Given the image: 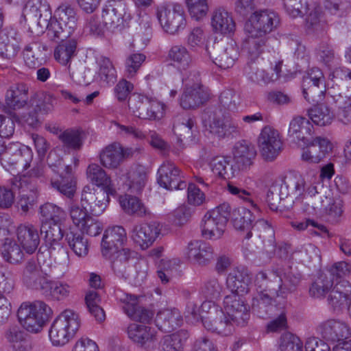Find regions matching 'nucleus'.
Masks as SVG:
<instances>
[{"label": "nucleus", "instance_id": "16", "mask_svg": "<svg viewBox=\"0 0 351 351\" xmlns=\"http://www.w3.org/2000/svg\"><path fill=\"white\" fill-rule=\"evenodd\" d=\"M225 314L232 323L243 325L250 317L249 306L243 295L231 293L223 299Z\"/></svg>", "mask_w": 351, "mask_h": 351}, {"label": "nucleus", "instance_id": "43", "mask_svg": "<svg viewBox=\"0 0 351 351\" xmlns=\"http://www.w3.org/2000/svg\"><path fill=\"white\" fill-rule=\"evenodd\" d=\"M350 8L349 0H323L319 9L323 16L341 18L347 14Z\"/></svg>", "mask_w": 351, "mask_h": 351}, {"label": "nucleus", "instance_id": "11", "mask_svg": "<svg viewBox=\"0 0 351 351\" xmlns=\"http://www.w3.org/2000/svg\"><path fill=\"white\" fill-rule=\"evenodd\" d=\"M51 157L52 154H50L48 157L49 166L53 171L60 174L59 179H51L52 187L67 197H73L76 191V182L72 173L71 167L65 165L60 158L53 163Z\"/></svg>", "mask_w": 351, "mask_h": 351}, {"label": "nucleus", "instance_id": "33", "mask_svg": "<svg viewBox=\"0 0 351 351\" xmlns=\"http://www.w3.org/2000/svg\"><path fill=\"white\" fill-rule=\"evenodd\" d=\"M182 322V316L177 308L160 310L155 319V323L158 329L166 332L181 326Z\"/></svg>", "mask_w": 351, "mask_h": 351}, {"label": "nucleus", "instance_id": "48", "mask_svg": "<svg viewBox=\"0 0 351 351\" xmlns=\"http://www.w3.org/2000/svg\"><path fill=\"white\" fill-rule=\"evenodd\" d=\"M77 43L75 39L61 41L54 50V58L62 65L69 64L77 55Z\"/></svg>", "mask_w": 351, "mask_h": 351}, {"label": "nucleus", "instance_id": "37", "mask_svg": "<svg viewBox=\"0 0 351 351\" xmlns=\"http://www.w3.org/2000/svg\"><path fill=\"white\" fill-rule=\"evenodd\" d=\"M193 127L194 121L189 117L178 115L175 117L173 131L180 145L189 143L193 141Z\"/></svg>", "mask_w": 351, "mask_h": 351}, {"label": "nucleus", "instance_id": "39", "mask_svg": "<svg viewBox=\"0 0 351 351\" xmlns=\"http://www.w3.org/2000/svg\"><path fill=\"white\" fill-rule=\"evenodd\" d=\"M211 25L216 33L228 34L235 29L232 14L222 8L216 9L212 15Z\"/></svg>", "mask_w": 351, "mask_h": 351}, {"label": "nucleus", "instance_id": "44", "mask_svg": "<svg viewBox=\"0 0 351 351\" xmlns=\"http://www.w3.org/2000/svg\"><path fill=\"white\" fill-rule=\"evenodd\" d=\"M189 333L186 330H179L171 335H165L160 340V351H184Z\"/></svg>", "mask_w": 351, "mask_h": 351}, {"label": "nucleus", "instance_id": "4", "mask_svg": "<svg viewBox=\"0 0 351 351\" xmlns=\"http://www.w3.org/2000/svg\"><path fill=\"white\" fill-rule=\"evenodd\" d=\"M130 18V15L125 1L108 0L101 8V20L96 16H92L88 20L86 25L94 35L102 36L106 32H121Z\"/></svg>", "mask_w": 351, "mask_h": 351}, {"label": "nucleus", "instance_id": "47", "mask_svg": "<svg viewBox=\"0 0 351 351\" xmlns=\"http://www.w3.org/2000/svg\"><path fill=\"white\" fill-rule=\"evenodd\" d=\"M62 223H49L45 222L41 224L40 234L43 237L46 245L55 249L56 246H60V241L64 234L61 228Z\"/></svg>", "mask_w": 351, "mask_h": 351}, {"label": "nucleus", "instance_id": "25", "mask_svg": "<svg viewBox=\"0 0 351 351\" xmlns=\"http://www.w3.org/2000/svg\"><path fill=\"white\" fill-rule=\"evenodd\" d=\"M46 174V167L40 158L34 162L32 167L23 176L13 178L12 185L15 188H21L25 191V188L31 191L36 190L38 182H43Z\"/></svg>", "mask_w": 351, "mask_h": 351}, {"label": "nucleus", "instance_id": "53", "mask_svg": "<svg viewBox=\"0 0 351 351\" xmlns=\"http://www.w3.org/2000/svg\"><path fill=\"white\" fill-rule=\"evenodd\" d=\"M5 338L15 351H29L27 335L19 326H10L5 332Z\"/></svg>", "mask_w": 351, "mask_h": 351}, {"label": "nucleus", "instance_id": "28", "mask_svg": "<svg viewBox=\"0 0 351 351\" xmlns=\"http://www.w3.org/2000/svg\"><path fill=\"white\" fill-rule=\"evenodd\" d=\"M256 156V149L251 143L245 141L237 143L233 148V158L237 172L248 169Z\"/></svg>", "mask_w": 351, "mask_h": 351}, {"label": "nucleus", "instance_id": "45", "mask_svg": "<svg viewBox=\"0 0 351 351\" xmlns=\"http://www.w3.org/2000/svg\"><path fill=\"white\" fill-rule=\"evenodd\" d=\"M335 282L331 274H328L327 272L322 274L312 283L309 289V293L313 298H324L326 295H329Z\"/></svg>", "mask_w": 351, "mask_h": 351}, {"label": "nucleus", "instance_id": "50", "mask_svg": "<svg viewBox=\"0 0 351 351\" xmlns=\"http://www.w3.org/2000/svg\"><path fill=\"white\" fill-rule=\"evenodd\" d=\"M288 191L284 178L280 181H276L271 186L267 194V202L271 210H278L280 201L289 196Z\"/></svg>", "mask_w": 351, "mask_h": 351}, {"label": "nucleus", "instance_id": "23", "mask_svg": "<svg viewBox=\"0 0 351 351\" xmlns=\"http://www.w3.org/2000/svg\"><path fill=\"white\" fill-rule=\"evenodd\" d=\"M160 231V226L157 222L141 223L134 226L131 237L142 250H146L154 243Z\"/></svg>", "mask_w": 351, "mask_h": 351}, {"label": "nucleus", "instance_id": "7", "mask_svg": "<svg viewBox=\"0 0 351 351\" xmlns=\"http://www.w3.org/2000/svg\"><path fill=\"white\" fill-rule=\"evenodd\" d=\"M156 16L161 28L169 34H178L186 26L184 9L178 3L165 2L156 5Z\"/></svg>", "mask_w": 351, "mask_h": 351}, {"label": "nucleus", "instance_id": "36", "mask_svg": "<svg viewBox=\"0 0 351 351\" xmlns=\"http://www.w3.org/2000/svg\"><path fill=\"white\" fill-rule=\"evenodd\" d=\"M87 178L96 186L101 187L100 190L106 191L114 196L117 193L116 189L111 180L110 177L97 164H90L86 170Z\"/></svg>", "mask_w": 351, "mask_h": 351}, {"label": "nucleus", "instance_id": "21", "mask_svg": "<svg viewBox=\"0 0 351 351\" xmlns=\"http://www.w3.org/2000/svg\"><path fill=\"white\" fill-rule=\"evenodd\" d=\"M306 147L303 148L302 160L310 163L319 162L332 149V143L321 136L315 137L304 142Z\"/></svg>", "mask_w": 351, "mask_h": 351}, {"label": "nucleus", "instance_id": "20", "mask_svg": "<svg viewBox=\"0 0 351 351\" xmlns=\"http://www.w3.org/2000/svg\"><path fill=\"white\" fill-rule=\"evenodd\" d=\"M119 178L132 193H139L147 181V171L145 167L139 165L119 170Z\"/></svg>", "mask_w": 351, "mask_h": 351}, {"label": "nucleus", "instance_id": "13", "mask_svg": "<svg viewBox=\"0 0 351 351\" xmlns=\"http://www.w3.org/2000/svg\"><path fill=\"white\" fill-rule=\"evenodd\" d=\"M116 298L123 311L132 319L141 323L149 324L154 313L138 304V297L118 290L115 293Z\"/></svg>", "mask_w": 351, "mask_h": 351}, {"label": "nucleus", "instance_id": "51", "mask_svg": "<svg viewBox=\"0 0 351 351\" xmlns=\"http://www.w3.org/2000/svg\"><path fill=\"white\" fill-rule=\"evenodd\" d=\"M238 56L239 52L237 47L231 42L228 43L219 51L214 62L221 69H228L234 64Z\"/></svg>", "mask_w": 351, "mask_h": 351}, {"label": "nucleus", "instance_id": "60", "mask_svg": "<svg viewBox=\"0 0 351 351\" xmlns=\"http://www.w3.org/2000/svg\"><path fill=\"white\" fill-rule=\"evenodd\" d=\"M184 3L192 19L199 21L207 16L209 11L208 0H184Z\"/></svg>", "mask_w": 351, "mask_h": 351}, {"label": "nucleus", "instance_id": "42", "mask_svg": "<svg viewBox=\"0 0 351 351\" xmlns=\"http://www.w3.org/2000/svg\"><path fill=\"white\" fill-rule=\"evenodd\" d=\"M328 19L327 16H323V14L317 10L311 12L306 19V33L316 36H323L328 28Z\"/></svg>", "mask_w": 351, "mask_h": 351}, {"label": "nucleus", "instance_id": "22", "mask_svg": "<svg viewBox=\"0 0 351 351\" xmlns=\"http://www.w3.org/2000/svg\"><path fill=\"white\" fill-rule=\"evenodd\" d=\"M132 149L123 147L119 143H112L105 147L100 153L101 164L109 169L118 168L125 158L132 155Z\"/></svg>", "mask_w": 351, "mask_h": 351}, {"label": "nucleus", "instance_id": "57", "mask_svg": "<svg viewBox=\"0 0 351 351\" xmlns=\"http://www.w3.org/2000/svg\"><path fill=\"white\" fill-rule=\"evenodd\" d=\"M186 43L192 51H197L205 47V53L208 56H210V52L207 47L208 38L202 27L193 28L186 37Z\"/></svg>", "mask_w": 351, "mask_h": 351}, {"label": "nucleus", "instance_id": "9", "mask_svg": "<svg viewBox=\"0 0 351 351\" xmlns=\"http://www.w3.org/2000/svg\"><path fill=\"white\" fill-rule=\"evenodd\" d=\"M201 309V319L206 330L222 335H228L231 332L232 322L222 308L213 301L203 302Z\"/></svg>", "mask_w": 351, "mask_h": 351}, {"label": "nucleus", "instance_id": "54", "mask_svg": "<svg viewBox=\"0 0 351 351\" xmlns=\"http://www.w3.org/2000/svg\"><path fill=\"white\" fill-rule=\"evenodd\" d=\"M41 224L62 223L66 218L65 211L60 206L52 204L45 203L40 207Z\"/></svg>", "mask_w": 351, "mask_h": 351}, {"label": "nucleus", "instance_id": "17", "mask_svg": "<svg viewBox=\"0 0 351 351\" xmlns=\"http://www.w3.org/2000/svg\"><path fill=\"white\" fill-rule=\"evenodd\" d=\"M179 168L171 161L164 162L158 170L157 181L167 190H182L187 186Z\"/></svg>", "mask_w": 351, "mask_h": 351}, {"label": "nucleus", "instance_id": "2", "mask_svg": "<svg viewBox=\"0 0 351 351\" xmlns=\"http://www.w3.org/2000/svg\"><path fill=\"white\" fill-rule=\"evenodd\" d=\"M279 23L278 14L271 10L264 9L254 12L245 24V37L243 41L242 50L247 53L252 60L261 56L267 47V34L274 31Z\"/></svg>", "mask_w": 351, "mask_h": 351}, {"label": "nucleus", "instance_id": "30", "mask_svg": "<svg viewBox=\"0 0 351 351\" xmlns=\"http://www.w3.org/2000/svg\"><path fill=\"white\" fill-rule=\"evenodd\" d=\"M351 299V285L348 281L336 282L327 296L328 304L334 310L339 311L346 306Z\"/></svg>", "mask_w": 351, "mask_h": 351}, {"label": "nucleus", "instance_id": "10", "mask_svg": "<svg viewBox=\"0 0 351 351\" xmlns=\"http://www.w3.org/2000/svg\"><path fill=\"white\" fill-rule=\"evenodd\" d=\"M284 180L289 195L294 197L296 201L303 202L318 194L315 186L317 178L314 175L289 174Z\"/></svg>", "mask_w": 351, "mask_h": 351}, {"label": "nucleus", "instance_id": "41", "mask_svg": "<svg viewBox=\"0 0 351 351\" xmlns=\"http://www.w3.org/2000/svg\"><path fill=\"white\" fill-rule=\"evenodd\" d=\"M167 59L173 66L186 69L193 63L192 55L184 45L178 44L171 47L167 53Z\"/></svg>", "mask_w": 351, "mask_h": 351}, {"label": "nucleus", "instance_id": "27", "mask_svg": "<svg viewBox=\"0 0 351 351\" xmlns=\"http://www.w3.org/2000/svg\"><path fill=\"white\" fill-rule=\"evenodd\" d=\"M21 38L13 28H5L0 32V56L12 60L20 51Z\"/></svg>", "mask_w": 351, "mask_h": 351}, {"label": "nucleus", "instance_id": "34", "mask_svg": "<svg viewBox=\"0 0 351 351\" xmlns=\"http://www.w3.org/2000/svg\"><path fill=\"white\" fill-rule=\"evenodd\" d=\"M17 239L21 246L28 254H32L40 243L37 228L32 224L21 225L17 228Z\"/></svg>", "mask_w": 351, "mask_h": 351}, {"label": "nucleus", "instance_id": "19", "mask_svg": "<svg viewBox=\"0 0 351 351\" xmlns=\"http://www.w3.org/2000/svg\"><path fill=\"white\" fill-rule=\"evenodd\" d=\"M111 193L86 186L81 195V203L85 205L90 213L93 215H101L110 202Z\"/></svg>", "mask_w": 351, "mask_h": 351}, {"label": "nucleus", "instance_id": "63", "mask_svg": "<svg viewBox=\"0 0 351 351\" xmlns=\"http://www.w3.org/2000/svg\"><path fill=\"white\" fill-rule=\"evenodd\" d=\"M165 110L166 106L163 102L150 97L145 112L142 114L143 119L159 121L165 117Z\"/></svg>", "mask_w": 351, "mask_h": 351}, {"label": "nucleus", "instance_id": "58", "mask_svg": "<svg viewBox=\"0 0 351 351\" xmlns=\"http://www.w3.org/2000/svg\"><path fill=\"white\" fill-rule=\"evenodd\" d=\"M66 240L71 250L77 256L84 257L88 254V240L82 233L70 232L66 234Z\"/></svg>", "mask_w": 351, "mask_h": 351}, {"label": "nucleus", "instance_id": "38", "mask_svg": "<svg viewBox=\"0 0 351 351\" xmlns=\"http://www.w3.org/2000/svg\"><path fill=\"white\" fill-rule=\"evenodd\" d=\"M156 330L149 326L133 323L128 327V337L141 346L152 343L156 339Z\"/></svg>", "mask_w": 351, "mask_h": 351}, {"label": "nucleus", "instance_id": "56", "mask_svg": "<svg viewBox=\"0 0 351 351\" xmlns=\"http://www.w3.org/2000/svg\"><path fill=\"white\" fill-rule=\"evenodd\" d=\"M210 166L214 174L224 179L235 177L238 173L236 168L233 166L230 167L229 160L225 157L217 156L211 160Z\"/></svg>", "mask_w": 351, "mask_h": 351}, {"label": "nucleus", "instance_id": "40", "mask_svg": "<svg viewBox=\"0 0 351 351\" xmlns=\"http://www.w3.org/2000/svg\"><path fill=\"white\" fill-rule=\"evenodd\" d=\"M230 217L234 227L237 230L246 231L245 238L249 239L252 237L250 230L254 219L252 212L245 207L237 208L232 210L230 208Z\"/></svg>", "mask_w": 351, "mask_h": 351}, {"label": "nucleus", "instance_id": "24", "mask_svg": "<svg viewBox=\"0 0 351 351\" xmlns=\"http://www.w3.org/2000/svg\"><path fill=\"white\" fill-rule=\"evenodd\" d=\"M127 241L125 230L119 226L107 228L101 240V253L104 257H111L112 254L121 248Z\"/></svg>", "mask_w": 351, "mask_h": 351}, {"label": "nucleus", "instance_id": "55", "mask_svg": "<svg viewBox=\"0 0 351 351\" xmlns=\"http://www.w3.org/2000/svg\"><path fill=\"white\" fill-rule=\"evenodd\" d=\"M308 114L311 120L319 126L330 125L335 118L332 111L325 104L314 106L308 110Z\"/></svg>", "mask_w": 351, "mask_h": 351}, {"label": "nucleus", "instance_id": "15", "mask_svg": "<svg viewBox=\"0 0 351 351\" xmlns=\"http://www.w3.org/2000/svg\"><path fill=\"white\" fill-rule=\"evenodd\" d=\"M1 162L2 166L8 171L19 169H26L30 167L33 159V152L30 147L23 145L15 149H5L1 152Z\"/></svg>", "mask_w": 351, "mask_h": 351}, {"label": "nucleus", "instance_id": "29", "mask_svg": "<svg viewBox=\"0 0 351 351\" xmlns=\"http://www.w3.org/2000/svg\"><path fill=\"white\" fill-rule=\"evenodd\" d=\"M210 97L208 88L184 87L180 98V104L184 109H195L207 102Z\"/></svg>", "mask_w": 351, "mask_h": 351}, {"label": "nucleus", "instance_id": "31", "mask_svg": "<svg viewBox=\"0 0 351 351\" xmlns=\"http://www.w3.org/2000/svg\"><path fill=\"white\" fill-rule=\"evenodd\" d=\"M29 87L24 83L13 84L6 90L5 107L8 110H20L28 103Z\"/></svg>", "mask_w": 351, "mask_h": 351}, {"label": "nucleus", "instance_id": "1", "mask_svg": "<svg viewBox=\"0 0 351 351\" xmlns=\"http://www.w3.org/2000/svg\"><path fill=\"white\" fill-rule=\"evenodd\" d=\"M301 278V274L291 267L259 271L254 278L257 293L252 299V308L265 307L276 297L286 298L296 289Z\"/></svg>", "mask_w": 351, "mask_h": 351}, {"label": "nucleus", "instance_id": "26", "mask_svg": "<svg viewBox=\"0 0 351 351\" xmlns=\"http://www.w3.org/2000/svg\"><path fill=\"white\" fill-rule=\"evenodd\" d=\"M186 254L191 262L198 265H206L214 258V250L208 243L195 240L189 243Z\"/></svg>", "mask_w": 351, "mask_h": 351}, {"label": "nucleus", "instance_id": "64", "mask_svg": "<svg viewBox=\"0 0 351 351\" xmlns=\"http://www.w3.org/2000/svg\"><path fill=\"white\" fill-rule=\"evenodd\" d=\"M336 102L338 104L336 114L337 121L344 125L351 123V97L348 95L343 97L341 93H339Z\"/></svg>", "mask_w": 351, "mask_h": 351}, {"label": "nucleus", "instance_id": "49", "mask_svg": "<svg viewBox=\"0 0 351 351\" xmlns=\"http://www.w3.org/2000/svg\"><path fill=\"white\" fill-rule=\"evenodd\" d=\"M119 202L123 210L129 215L144 217L148 213L141 199L135 196L127 194L121 195Z\"/></svg>", "mask_w": 351, "mask_h": 351}, {"label": "nucleus", "instance_id": "3", "mask_svg": "<svg viewBox=\"0 0 351 351\" xmlns=\"http://www.w3.org/2000/svg\"><path fill=\"white\" fill-rule=\"evenodd\" d=\"M23 14L35 26L31 32L37 36L47 31L48 38L53 41H63L71 37L74 29L52 18L50 6L46 0H29L25 4Z\"/></svg>", "mask_w": 351, "mask_h": 351}, {"label": "nucleus", "instance_id": "8", "mask_svg": "<svg viewBox=\"0 0 351 351\" xmlns=\"http://www.w3.org/2000/svg\"><path fill=\"white\" fill-rule=\"evenodd\" d=\"M230 218V205L224 202L208 211L202 221V233L204 238L211 240L220 239L224 233Z\"/></svg>", "mask_w": 351, "mask_h": 351}, {"label": "nucleus", "instance_id": "59", "mask_svg": "<svg viewBox=\"0 0 351 351\" xmlns=\"http://www.w3.org/2000/svg\"><path fill=\"white\" fill-rule=\"evenodd\" d=\"M3 258L11 264L19 263L23 259V252L20 246L11 239L6 238L1 246Z\"/></svg>", "mask_w": 351, "mask_h": 351}, {"label": "nucleus", "instance_id": "35", "mask_svg": "<svg viewBox=\"0 0 351 351\" xmlns=\"http://www.w3.org/2000/svg\"><path fill=\"white\" fill-rule=\"evenodd\" d=\"M56 104V98L51 93H45L42 99L29 110L25 122L32 127H36L39 122V114H47L51 112Z\"/></svg>", "mask_w": 351, "mask_h": 351}, {"label": "nucleus", "instance_id": "12", "mask_svg": "<svg viewBox=\"0 0 351 351\" xmlns=\"http://www.w3.org/2000/svg\"><path fill=\"white\" fill-rule=\"evenodd\" d=\"M247 56V63L244 69L245 75L247 79L253 83L263 85L276 81L280 76L282 61L280 60H269L271 73L266 72L265 70L260 69L256 61L258 62L259 58L252 60L249 54L246 53Z\"/></svg>", "mask_w": 351, "mask_h": 351}, {"label": "nucleus", "instance_id": "6", "mask_svg": "<svg viewBox=\"0 0 351 351\" xmlns=\"http://www.w3.org/2000/svg\"><path fill=\"white\" fill-rule=\"evenodd\" d=\"M79 315L71 309L64 310L53 322L49 330L52 346L62 347L76 334L80 327Z\"/></svg>", "mask_w": 351, "mask_h": 351}, {"label": "nucleus", "instance_id": "18", "mask_svg": "<svg viewBox=\"0 0 351 351\" xmlns=\"http://www.w3.org/2000/svg\"><path fill=\"white\" fill-rule=\"evenodd\" d=\"M317 333L323 339L329 342H340L350 335L348 324L339 319H328L319 324Z\"/></svg>", "mask_w": 351, "mask_h": 351}, {"label": "nucleus", "instance_id": "46", "mask_svg": "<svg viewBox=\"0 0 351 351\" xmlns=\"http://www.w3.org/2000/svg\"><path fill=\"white\" fill-rule=\"evenodd\" d=\"M288 132L290 136L304 143L308 140V136L313 133V126L308 119L296 117L290 122Z\"/></svg>", "mask_w": 351, "mask_h": 351}, {"label": "nucleus", "instance_id": "52", "mask_svg": "<svg viewBox=\"0 0 351 351\" xmlns=\"http://www.w3.org/2000/svg\"><path fill=\"white\" fill-rule=\"evenodd\" d=\"M98 69L97 71L99 80L104 84H114L117 80V71L110 60L106 56H100L97 59Z\"/></svg>", "mask_w": 351, "mask_h": 351}, {"label": "nucleus", "instance_id": "61", "mask_svg": "<svg viewBox=\"0 0 351 351\" xmlns=\"http://www.w3.org/2000/svg\"><path fill=\"white\" fill-rule=\"evenodd\" d=\"M58 138L63 147L68 149L79 150L83 145L81 132L77 130L67 129L62 132Z\"/></svg>", "mask_w": 351, "mask_h": 351}, {"label": "nucleus", "instance_id": "32", "mask_svg": "<svg viewBox=\"0 0 351 351\" xmlns=\"http://www.w3.org/2000/svg\"><path fill=\"white\" fill-rule=\"evenodd\" d=\"M250 276L248 270L244 267L233 268L226 278V286L231 293L243 295L249 291Z\"/></svg>", "mask_w": 351, "mask_h": 351}, {"label": "nucleus", "instance_id": "62", "mask_svg": "<svg viewBox=\"0 0 351 351\" xmlns=\"http://www.w3.org/2000/svg\"><path fill=\"white\" fill-rule=\"evenodd\" d=\"M240 103V95L232 89L224 90L219 97V107L224 112L236 110Z\"/></svg>", "mask_w": 351, "mask_h": 351}, {"label": "nucleus", "instance_id": "5", "mask_svg": "<svg viewBox=\"0 0 351 351\" xmlns=\"http://www.w3.org/2000/svg\"><path fill=\"white\" fill-rule=\"evenodd\" d=\"M51 313V308L43 301L25 302L18 309L17 318L25 330L36 334L43 330Z\"/></svg>", "mask_w": 351, "mask_h": 351}, {"label": "nucleus", "instance_id": "14", "mask_svg": "<svg viewBox=\"0 0 351 351\" xmlns=\"http://www.w3.org/2000/svg\"><path fill=\"white\" fill-rule=\"evenodd\" d=\"M258 146L265 160H274L282 149V141L280 133L271 126H265L258 137Z\"/></svg>", "mask_w": 351, "mask_h": 351}]
</instances>
